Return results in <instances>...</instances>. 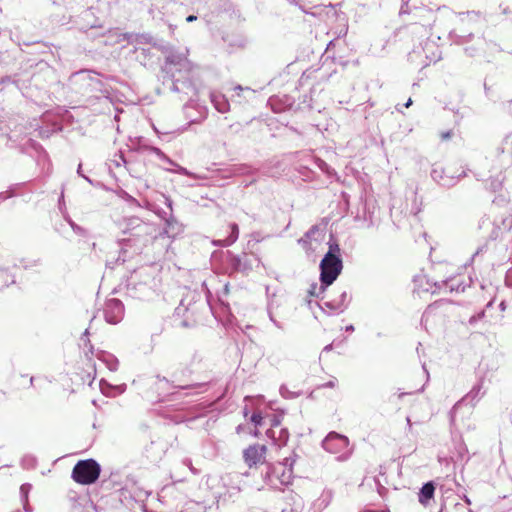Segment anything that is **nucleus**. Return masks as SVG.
<instances>
[{
    "mask_svg": "<svg viewBox=\"0 0 512 512\" xmlns=\"http://www.w3.org/2000/svg\"><path fill=\"white\" fill-rule=\"evenodd\" d=\"M31 488H32L31 484H28V483L22 484L20 487V495H21L22 501L25 503H27V501H28V494L31 491Z\"/></svg>",
    "mask_w": 512,
    "mask_h": 512,
    "instance_id": "17",
    "label": "nucleus"
},
{
    "mask_svg": "<svg viewBox=\"0 0 512 512\" xmlns=\"http://www.w3.org/2000/svg\"><path fill=\"white\" fill-rule=\"evenodd\" d=\"M124 315V307L120 300L112 298L106 301L104 307V317L107 323L117 324Z\"/></svg>",
    "mask_w": 512,
    "mask_h": 512,
    "instance_id": "6",
    "label": "nucleus"
},
{
    "mask_svg": "<svg viewBox=\"0 0 512 512\" xmlns=\"http://www.w3.org/2000/svg\"><path fill=\"white\" fill-rule=\"evenodd\" d=\"M172 166H175L176 169L174 170L175 173H178V174H181V175H185V176H191L192 174L184 167L176 164L174 162V164H171Z\"/></svg>",
    "mask_w": 512,
    "mask_h": 512,
    "instance_id": "22",
    "label": "nucleus"
},
{
    "mask_svg": "<svg viewBox=\"0 0 512 512\" xmlns=\"http://www.w3.org/2000/svg\"><path fill=\"white\" fill-rule=\"evenodd\" d=\"M406 420H407V424H408V426H409V430H411V426H412V424H411V419H410V417H407V419H406Z\"/></svg>",
    "mask_w": 512,
    "mask_h": 512,
    "instance_id": "35",
    "label": "nucleus"
},
{
    "mask_svg": "<svg viewBox=\"0 0 512 512\" xmlns=\"http://www.w3.org/2000/svg\"><path fill=\"white\" fill-rule=\"evenodd\" d=\"M485 394L483 390V381L480 380L472 389L463 397L462 401H467L474 405Z\"/></svg>",
    "mask_w": 512,
    "mask_h": 512,
    "instance_id": "11",
    "label": "nucleus"
},
{
    "mask_svg": "<svg viewBox=\"0 0 512 512\" xmlns=\"http://www.w3.org/2000/svg\"><path fill=\"white\" fill-rule=\"evenodd\" d=\"M318 166L320 169H322L323 171L327 172V173H330L329 170H328V165L322 161V160H318Z\"/></svg>",
    "mask_w": 512,
    "mask_h": 512,
    "instance_id": "25",
    "label": "nucleus"
},
{
    "mask_svg": "<svg viewBox=\"0 0 512 512\" xmlns=\"http://www.w3.org/2000/svg\"><path fill=\"white\" fill-rule=\"evenodd\" d=\"M188 49L185 51L177 52L172 51L166 56L165 70L170 73L173 78L171 90L174 92H184L191 96L197 94V89L192 84L190 76L193 73L194 65L187 58Z\"/></svg>",
    "mask_w": 512,
    "mask_h": 512,
    "instance_id": "1",
    "label": "nucleus"
},
{
    "mask_svg": "<svg viewBox=\"0 0 512 512\" xmlns=\"http://www.w3.org/2000/svg\"><path fill=\"white\" fill-rule=\"evenodd\" d=\"M88 329L85 330L84 335H88Z\"/></svg>",
    "mask_w": 512,
    "mask_h": 512,
    "instance_id": "45",
    "label": "nucleus"
},
{
    "mask_svg": "<svg viewBox=\"0 0 512 512\" xmlns=\"http://www.w3.org/2000/svg\"><path fill=\"white\" fill-rule=\"evenodd\" d=\"M321 233L318 228L313 227L310 229L304 236V238H301L299 240L300 243L303 244V247L306 249V251H315L316 247L313 246L312 240H317Z\"/></svg>",
    "mask_w": 512,
    "mask_h": 512,
    "instance_id": "12",
    "label": "nucleus"
},
{
    "mask_svg": "<svg viewBox=\"0 0 512 512\" xmlns=\"http://www.w3.org/2000/svg\"><path fill=\"white\" fill-rule=\"evenodd\" d=\"M449 289L450 291H464L465 290V286L460 284V283H457L455 284V279H450L449 281L446 282L445 284Z\"/></svg>",
    "mask_w": 512,
    "mask_h": 512,
    "instance_id": "18",
    "label": "nucleus"
},
{
    "mask_svg": "<svg viewBox=\"0 0 512 512\" xmlns=\"http://www.w3.org/2000/svg\"><path fill=\"white\" fill-rule=\"evenodd\" d=\"M280 439L285 443L288 439V433L286 430L281 431Z\"/></svg>",
    "mask_w": 512,
    "mask_h": 512,
    "instance_id": "29",
    "label": "nucleus"
},
{
    "mask_svg": "<svg viewBox=\"0 0 512 512\" xmlns=\"http://www.w3.org/2000/svg\"><path fill=\"white\" fill-rule=\"evenodd\" d=\"M210 98L211 102L213 103L215 109L218 112L226 113L229 110V103L224 95L218 93H211Z\"/></svg>",
    "mask_w": 512,
    "mask_h": 512,
    "instance_id": "13",
    "label": "nucleus"
},
{
    "mask_svg": "<svg viewBox=\"0 0 512 512\" xmlns=\"http://www.w3.org/2000/svg\"><path fill=\"white\" fill-rule=\"evenodd\" d=\"M150 151L154 153L157 157L160 159L166 161L169 164H174V161L171 160L168 156H166L159 148L157 147H151Z\"/></svg>",
    "mask_w": 512,
    "mask_h": 512,
    "instance_id": "19",
    "label": "nucleus"
},
{
    "mask_svg": "<svg viewBox=\"0 0 512 512\" xmlns=\"http://www.w3.org/2000/svg\"><path fill=\"white\" fill-rule=\"evenodd\" d=\"M503 13L504 14H509L510 13L509 8L508 7L503 8Z\"/></svg>",
    "mask_w": 512,
    "mask_h": 512,
    "instance_id": "36",
    "label": "nucleus"
},
{
    "mask_svg": "<svg viewBox=\"0 0 512 512\" xmlns=\"http://www.w3.org/2000/svg\"><path fill=\"white\" fill-rule=\"evenodd\" d=\"M124 232H130L133 236H150L154 231L152 225L143 222L138 217H130L125 219Z\"/></svg>",
    "mask_w": 512,
    "mask_h": 512,
    "instance_id": "7",
    "label": "nucleus"
},
{
    "mask_svg": "<svg viewBox=\"0 0 512 512\" xmlns=\"http://www.w3.org/2000/svg\"><path fill=\"white\" fill-rule=\"evenodd\" d=\"M197 19V17L195 15H189L187 18H186V21L187 22H193Z\"/></svg>",
    "mask_w": 512,
    "mask_h": 512,
    "instance_id": "30",
    "label": "nucleus"
},
{
    "mask_svg": "<svg viewBox=\"0 0 512 512\" xmlns=\"http://www.w3.org/2000/svg\"><path fill=\"white\" fill-rule=\"evenodd\" d=\"M412 105V99L409 98L408 101L404 104V107L408 108Z\"/></svg>",
    "mask_w": 512,
    "mask_h": 512,
    "instance_id": "32",
    "label": "nucleus"
},
{
    "mask_svg": "<svg viewBox=\"0 0 512 512\" xmlns=\"http://www.w3.org/2000/svg\"><path fill=\"white\" fill-rule=\"evenodd\" d=\"M11 283H14V277L6 268L0 267V288L7 287Z\"/></svg>",
    "mask_w": 512,
    "mask_h": 512,
    "instance_id": "16",
    "label": "nucleus"
},
{
    "mask_svg": "<svg viewBox=\"0 0 512 512\" xmlns=\"http://www.w3.org/2000/svg\"><path fill=\"white\" fill-rule=\"evenodd\" d=\"M435 493V486L433 482H427L425 483L422 488L420 489V492L418 494V500L419 502L427 506L429 505L430 501L433 499Z\"/></svg>",
    "mask_w": 512,
    "mask_h": 512,
    "instance_id": "10",
    "label": "nucleus"
},
{
    "mask_svg": "<svg viewBox=\"0 0 512 512\" xmlns=\"http://www.w3.org/2000/svg\"><path fill=\"white\" fill-rule=\"evenodd\" d=\"M330 347H331L330 345L325 346V348L323 349L322 353H324V352L328 351V350L330 349Z\"/></svg>",
    "mask_w": 512,
    "mask_h": 512,
    "instance_id": "37",
    "label": "nucleus"
},
{
    "mask_svg": "<svg viewBox=\"0 0 512 512\" xmlns=\"http://www.w3.org/2000/svg\"><path fill=\"white\" fill-rule=\"evenodd\" d=\"M437 308H438L437 303L429 305L422 316V321H427L428 318L435 313Z\"/></svg>",
    "mask_w": 512,
    "mask_h": 512,
    "instance_id": "20",
    "label": "nucleus"
},
{
    "mask_svg": "<svg viewBox=\"0 0 512 512\" xmlns=\"http://www.w3.org/2000/svg\"><path fill=\"white\" fill-rule=\"evenodd\" d=\"M342 260L340 258V249L338 245H330L329 251L325 254L320 263V281L321 286L314 285L309 291L312 296L319 297L325 287L331 285L341 273Z\"/></svg>",
    "mask_w": 512,
    "mask_h": 512,
    "instance_id": "2",
    "label": "nucleus"
},
{
    "mask_svg": "<svg viewBox=\"0 0 512 512\" xmlns=\"http://www.w3.org/2000/svg\"><path fill=\"white\" fill-rule=\"evenodd\" d=\"M244 414H245V416L248 414V408H247V406H245V408H244Z\"/></svg>",
    "mask_w": 512,
    "mask_h": 512,
    "instance_id": "39",
    "label": "nucleus"
},
{
    "mask_svg": "<svg viewBox=\"0 0 512 512\" xmlns=\"http://www.w3.org/2000/svg\"><path fill=\"white\" fill-rule=\"evenodd\" d=\"M294 463L295 458L286 457L283 462L267 472L266 478L268 483L274 487H277L278 484L288 485L292 479V467Z\"/></svg>",
    "mask_w": 512,
    "mask_h": 512,
    "instance_id": "4",
    "label": "nucleus"
},
{
    "mask_svg": "<svg viewBox=\"0 0 512 512\" xmlns=\"http://www.w3.org/2000/svg\"><path fill=\"white\" fill-rule=\"evenodd\" d=\"M431 177L434 181L444 187H451L457 183L454 176L445 174V170L441 166H434L431 170Z\"/></svg>",
    "mask_w": 512,
    "mask_h": 512,
    "instance_id": "9",
    "label": "nucleus"
},
{
    "mask_svg": "<svg viewBox=\"0 0 512 512\" xmlns=\"http://www.w3.org/2000/svg\"><path fill=\"white\" fill-rule=\"evenodd\" d=\"M421 28H423V29L425 30V33H426V34H428V33H429V31H430V24H429L428 26H427V25L422 24V25H421Z\"/></svg>",
    "mask_w": 512,
    "mask_h": 512,
    "instance_id": "31",
    "label": "nucleus"
},
{
    "mask_svg": "<svg viewBox=\"0 0 512 512\" xmlns=\"http://www.w3.org/2000/svg\"><path fill=\"white\" fill-rule=\"evenodd\" d=\"M98 358L103 361L110 371H116L118 368V360L111 354L102 353Z\"/></svg>",
    "mask_w": 512,
    "mask_h": 512,
    "instance_id": "15",
    "label": "nucleus"
},
{
    "mask_svg": "<svg viewBox=\"0 0 512 512\" xmlns=\"http://www.w3.org/2000/svg\"><path fill=\"white\" fill-rule=\"evenodd\" d=\"M187 465L190 467V469L192 470V467H191V462L190 461H187Z\"/></svg>",
    "mask_w": 512,
    "mask_h": 512,
    "instance_id": "42",
    "label": "nucleus"
},
{
    "mask_svg": "<svg viewBox=\"0 0 512 512\" xmlns=\"http://www.w3.org/2000/svg\"><path fill=\"white\" fill-rule=\"evenodd\" d=\"M350 329H352V326H347L346 327V330H350Z\"/></svg>",
    "mask_w": 512,
    "mask_h": 512,
    "instance_id": "44",
    "label": "nucleus"
},
{
    "mask_svg": "<svg viewBox=\"0 0 512 512\" xmlns=\"http://www.w3.org/2000/svg\"><path fill=\"white\" fill-rule=\"evenodd\" d=\"M279 424H280L279 420L275 418V419L273 420L272 426H273V427H276V426H278Z\"/></svg>",
    "mask_w": 512,
    "mask_h": 512,
    "instance_id": "33",
    "label": "nucleus"
},
{
    "mask_svg": "<svg viewBox=\"0 0 512 512\" xmlns=\"http://www.w3.org/2000/svg\"><path fill=\"white\" fill-rule=\"evenodd\" d=\"M100 472V465L95 460H80L72 470V479L79 484L89 485L99 478Z\"/></svg>",
    "mask_w": 512,
    "mask_h": 512,
    "instance_id": "3",
    "label": "nucleus"
},
{
    "mask_svg": "<svg viewBox=\"0 0 512 512\" xmlns=\"http://www.w3.org/2000/svg\"><path fill=\"white\" fill-rule=\"evenodd\" d=\"M484 315H485V312H484V311L480 312V313H479V314H477V315H473V316L469 319V323H470V324L475 323V322H476V321H478L479 319L483 318V317H484Z\"/></svg>",
    "mask_w": 512,
    "mask_h": 512,
    "instance_id": "24",
    "label": "nucleus"
},
{
    "mask_svg": "<svg viewBox=\"0 0 512 512\" xmlns=\"http://www.w3.org/2000/svg\"><path fill=\"white\" fill-rule=\"evenodd\" d=\"M251 422L257 427V426H260L261 423H262V420H263V417L261 415L260 412H255L253 413V415L251 416Z\"/></svg>",
    "mask_w": 512,
    "mask_h": 512,
    "instance_id": "21",
    "label": "nucleus"
},
{
    "mask_svg": "<svg viewBox=\"0 0 512 512\" xmlns=\"http://www.w3.org/2000/svg\"><path fill=\"white\" fill-rule=\"evenodd\" d=\"M238 235H239V229H238V225L237 224H232L231 225V233L230 235L225 238V239H222V240H217V241H214V245H220V246H223V247H228L230 245H232L233 243L236 242V240L238 239Z\"/></svg>",
    "mask_w": 512,
    "mask_h": 512,
    "instance_id": "14",
    "label": "nucleus"
},
{
    "mask_svg": "<svg viewBox=\"0 0 512 512\" xmlns=\"http://www.w3.org/2000/svg\"><path fill=\"white\" fill-rule=\"evenodd\" d=\"M335 382H336V379L333 378L331 380H329L327 383H324L321 385V387H334L335 386Z\"/></svg>",
    "mask_w": 512,
    "mask_h": 512,
    "instance_id": "28",
    "label": "nucleus"
},
{
    "mask_svg": "<svg viewBox=\"0 0 512 512\" xmlns=\"http://www.w3.org/2000/svg\"><path fill=\"white\" fill-rule=\"evenodd\" d=\"M118 389H119V392H123V391H124V389H123V385H122V386H119V387H118Z\"/></svg>",
    "mask_w": 512,
    "mask_h": 512,
    "instance_id": "40",
    "label": "nucleus"
},
{
    "mask_svg": "<svg viewBox=\"0 0 512 512\" xmlns=\"http://www.w3.org/2000/svg\"><path fill=\"white\" fill-rule=\"evenodd\" d=\"M23 503H24L25 511H28V508H26V504H27V503H25V502H23Z\"/></svg>",
    "mask_w": 512,
    "mask_h": 512,
    "instance_id": "43",
    "label": "nucleus"
},
{
    "mask_svg": "<svg viewBox=\"0 0 512 512\" xmlns=\"http://www.w3.org/2000/svg\"><path fill=\"white\" fill-rule=\"evenodd\" d=\"M452 137V131H446L441 133L442 140H448Z\"/></svg>",
    "mask_w": 512,
    "mask_h": 512,
    "instance_id": "27",
    "label": "nucleus"
},
{
    "mask_svg": "<svg viewBox=\"0 0 512 512\" xmlns=\"http://www.w3.org/2000/svg\"><path fill=\"white\" fill-rule=\"evenodd\" d=\"M267 448L265 445L254 444L249 446L243 452L245 463L252 467L254 465L262 464L265 461Z\"/></svg>",
    "mask_w": 512,
    "mask_h": 512,
    "instance_id": "8",
    "label": "nucleus"
},
{
    "mask_svg": "<svg viewBox=\"0 0 512 512\" xmlns=\"http://www.w3.org/2000/svg\"><path fill=\"white\" fill-rule=\"evenodd\" d=\"M116 157L117 158L113 160V162L115 163V166L120 167L122 164L123 165L126 164V160L122 154H119Z\"/></svg>",
    "mask_w": 512,
    "mask_h": 512,
    "instance_id": "23",
    "label": "nucleus"
},
{
    "mask_svg": "<svg viewBox=\"0 0 512 512\" xmlns=\"http://www.w3.org/2000/svg\"><path fill=\"white\" fill-rule=\"evenodd\" d=\"M273 433H274V432H273V430H268V431H267V435H268L269 437H272V434H273Z\"/></svg>",
    "mask_w": 512,
    "mask_h": 512,
    "instance_id": "38",
    "label": "nucleus"
},
{
    "mask_svg": "<svg viewBox=\"0 0 512 512\" xmlns=\"http://www.w3.org/2000/svg\"><path fill=\"white\" fill-rule=\"evenodd\" d=\"M425 11H426V13L428 14L429 18H430V19H432V18H433V16H434V15H433V12H432V11H430V10H425Z\"/></svg>",
    "mask_w": 512,
    "mask_h": 512,
    "instance_id": "34",
    "label": "nucleus"
},
{
    "mask_svg": "<svg viewBox=\"0 0 512 512\" xmlns=\"http://www.w3.org/2000/svg\"><path fill=\"white\" fill-rule=\"evenodd\" d=\"M33 382H34V377H31L30 378V384L33 385Z\"/></svg>",
    "mask_w": 512,
    "mask_h": 512,
    "instance_id": "41",
    "label": "nucleus"
},
{
    "mask_svg": "<svg viewBox=\"0 0 512 512\" xmlns=\"http://www.w3.org/2000/svg\"><path fill=\"white\" fill-rule=\"evenodd\" d=\"M323 448L331 453H341L337 459L345 461L349 458V438L336 432H330L322 442Z\"/></svg>",
    "mask_w": 512,
    "mask_h": 512,
    "instance_id": "5",
    "label": "nucleus"
},
{
    "mask_svg": "<svg viewBox=\"0 0 512 512\" xmlns=\"http://www.w3.org/2000/svg\"><path fill=\"white\" fill-rule=\"evenodd\" d=\"M69 224L71 225L72 229L76 232V233H82L83 232V229L81 227H79L78 225H76L74 222H72L71 220H69Z\"/></svg>",
    "mask_w": 512,
    "mask_h": 512,
    "instance_id": "26",
    "label": "nucleus"
}]
</instances>
